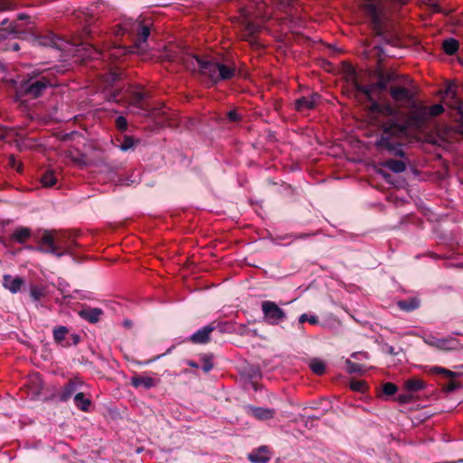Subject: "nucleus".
<instances>
[{"mask_svg":"<svg viewBox=\"0 0 463 463\" xmlns=\"http://www.w3.org/2000/svg\"><path fill=\"white\" fill-rule=\"evenodd\" d=\"M319 100L318 94H312L309 97H303L296 101V109L298 111H306L315 108Z\"/></svg>","mask_w":463,"mask_h":463,"instance_id":"nucleus-11","label":"nucleus"},{"mask_svg":"<svg viewBox=\"0 0 463 463\" xmlns=\"http://www.w3.org/2000/svg\"><path fill=\"white\" fill-rule=\"evenodd\" d=\"M383 391L386 395H392L397 392V386L392 383H386L383 386Z\"/></svg>","mask_w":463,"mask_h":463,"instance_id":"nucleus-34","label":"nucleus"},{"mask_svg":"<svg viewBox=\"0 0 463 463\" xmlns=\"http://www.w3.org/2000/svg\"><path fill=\"white\" fill-rule=\"evenodd\" d=\"M30 294L33 300L38 301L44 296V289L38 286H32L30 288Z\"/></svg>","mask_w":463,"mask_h":463,"instance_id":"nucleus-28","label":"nucleus"},{"mask_svg":"<svg viewBox=\"0 0 463 463\" xmlns=\"http://www.w3.org/2000/svg\"><path fill=\"white\" fill-rule=\"evenodd\" d=\"M430 372L432 373H441L447 376H450L452 373L449 371L448 369L439 367V366H433L430 369Z\"/></svg>","mask_w":463,"mask_h":463,"instance_id":"nucleus-36","label":"nucleus"},{"mask_svg":"<svg viewBox=\"0 0 463 463\" xmlns=\"http://www.w3.org/2000/svg\"><path fill=\"white\" fill-rule=\"evenodd\" d=\"M346 367L350 373H362L364 371L360 364L350 360L346 361Z\"/></svg>","mask_w":463,"mask_h":463,"instance_id":"nucleus-32","label":"nucleus"},{"mask_svg":"<svg viewBox=\"0 0 463 463\" xmlns=\"http://www.w3.org/2000/svg\"><path fill=\"white\" fill-rule=\"evenodd\" d=\"M123 54H125V49L121 47H114L113 49L109 50L108 53V55L115 59L119 58Z\"/></svg>","mask_w":463,"mask_h":463,"instance_id":"nucleus-35","label":"nucleus"},{"mask_svg":"<svg viewBox=\"0 0 463 463\" xmlns=\"http://www.w3.org/2000/svg\"><path fill=\"white\" fill-rule=\"evenodd\" d=\"M19 18H20V19H24V15L21 14V15H19Z\"/></svg>","mask_w":463,"mask_h":463,"instance_id":"nucleus-49","label":"nucleus"},{"mask_svg":"<svg viewBox=\"0 0 463 463\" xmlns=\"http://www.w3.org/2000/svg\"><path fill=\"white\" fill-rule=\"evenodd\" d=\"M122 34L129 33L136 36L134 51L137 53H144L146 50V40L150 34V23L144 24L141 19L126 20L121 25Z\"/></svg>","mask_w":463,"mask_h":463,"instance_id":"nucleus-3","label":"nucleus"},{"mask_svg":"<svg viewBox=\"0 0 463 463\" xmlns=\"http://www.w3.org/2000/svg\"><path fill=\"white\" fill-rule=\"evenodd\" d=\"M228 117H229V119L231 121H235V120H237L239 118L238 114H237L236 111H230L228 113Z\"/></svg>","mask_w":463,"mask_h":463,"instance_id":"nucleus-40","label":"nucleus"},{"mask_svg":"<svg viewBox=\"0 0 463 463\" xmlns=\"http://www.w3.org/2000/svg\"><path fill=\"white\" fill-rule=\"evenodd\" d=\"M443 112L440 104L430 107L414 105L410 110L403 125L388 123L383 126V133L376 145L381 149L393 151L398 154L401 139L408 135V132L420 131L434 117Z\"/></svg>","mask_w":463,"mask_h":463,"instance_id":"nucleus-1","label":"nucleus"},{"mask_svg":"<svg viewBox=\"0 0 463 463\" xmlns=\"http://www.w3.org/2000/svg\"><path fill=\"white\" fill-rule=\"evenodd\" d=\"M56 177L53 171H46L41 178L42 184L45 187H52L56 184Z\"/></svg>","mask_w":463,"mask_h":463,"instance_id":"nucleus-25","label":"nucleus"},{"mask_svg":"<svg viewBox=\"0 0 463 463\" xmlns=\"http://www.w3.org/2000/svg\"><path fill=\"white\" fill-rule=\"evenodd\" d=\"M212 368H213V364H212L209 360L205 361V363H204V366H203V370H204V372H206V373H207V372H209L210 370H212Z\"/></svg>","mask_w":463,"mask_h":463,"instance_id":"nucleus-41","label":"nucleus"},{"mask_svg":"<svg viewBox=\"0 0 463 463\" xmlns=\"http://www.w3.org/2000/svg\"><path fill=\"white\" fill-rule=\"evenodd\" d=\"M310 368L315 373L318 375L323 374L326 370L325 364L318 359H314L310 362Z\"/></svg>","mask_w":463,"mask_h":463,"instance_id":"nucleus-27","label":"nucleus"},{"mask_svg":"<svg viewBox=\"0 0 463 463\" xmlns=\"http://www.w3.org/2000/svg\"><path fill=\"white\" fill-rule=\"evenodd\" d=\"M40 243L41 247L37 248V250L52 253L58 257H61L66 250V246L61 241V236L58 232L45 231Z\"/></svg>","mask_w":463,"mask_h":463,"instance_id":"nucleus-4","label":"nucleus"},{"mask_svg":"<svg viewBox=\"0 0 463 463\" xmlns=\"http://www.w3.org/2000/svg\"><path fill=\"white\" fill-rule=\"evenodd\" d=\"M189 365H191L193 367H197V365L194 363H189Z\"/></svg>","mask_w":463,"mask_h":463,"instance_id":"nucleus-48","label":"nucleus"},{"mask_svg":"<svg viewBox=\"0 0 463 463\" xmlns=\"http://www.w3.org/2000/svg\"><path fill=\"white\" fill-rule=\"evenodd\" d=\"M390 92L394 101L409 105L412 104L411 108L415 105L412 100V94L408 89L404 87H392Z\"/></svg>","mask_w":463,"mask_h":463,"instance_id":"nucleus-7","label":"nucleus"},{"mask_svg":"<svg viewBox=\"0 0 463 463\" xmlns=\"http://www.w3.org/2000/svg\"><path fill=\"white\" fill-rule=\"evenodd\" d=\"M78 52H84V53L81 54L83 59L90 58V59H96L99 55H101L100 52L96 49L95 47L91 45H86L83 44L80 46V48L78 49Z\"/></svg>","mask_w":463,"mask_h":463,"instance_id":"nucleus-20","label":"nucleus"},{"mask_svg":"<svg viewBox=\"0 0 463 463\" xmlns=\"http://www.w3.org/2000/svg\"><path fill=\"white\" fill-rule=\"evenodd\" d=\"M78 341H79V336L75 335V336H74V343H75V344H77V343H78Z\"/></svg>","mask_w":463,"mask_h":463,"instance_id":"nucleus-47","label":"nucleus"},{"mask_svg":"<svg viewBox=\"0 0 463 463\" xmlns=\"http://www.w3.org/2000/svg\"><path fill=\"white\" fill-rule=\"evenodd\" d=\"M24 284V280L20 277H14L9 274L3 277V287L13 294L19 292Z\"/></svg>","mask_w":463,"mask_h":463,"instance_id":"nucleus-8","label":"nucleus"},{"mask_svg":"<svg viewBox=\"0 0 463 463\" xmlns=\"http://www.w3.org/2000/svg\"><path fill=\"white\" fill-rule=\"evenodd\" d=\"M425 343L430 346L438 348L439 350H451L455 348V343L452 339L437 338L430 335L425 338Z\"/></svg>","mask_w":463,"mask_h":463,"instance_id":"nucleus-9","label":"nucleus"},{"mask_svg":"<svg viewBox=\"0 0 463 463\" xmlns=\"http://www.w3.org/2000/svg\"><path fill=\"white\" fill-rule=\"evenodd\" d=\"M376 88L380 89V90H383L384 88V84L382 83V82H378L375 85L367 86V87L364 88V93L367 95V97L369 99H373V91Z\"/></svg>","mask_w":463,"mask_h":463,"instance_id":"nucleus-33","label":"nucleus"},{"mask_svg":"<svg viewBox=\"0 0 463 463\" xmlns=\"http://www.w3.org/2000/svg\"><path fill=\"white\" fill-rule=\"evenodd\" d=\"M299 323L303 324L305 322H308L311 325H317L318 323V318L315 315H307L303 314L298 318Z\"/></svg>","mask_w":463,"mask_h":463,"instance_id":"nucleus-30","label":"nucleus"},{"mask_svg":"<svg viewBox=\"0 0 463 463\" xmlns=\"http://www.w3.org/2000/svg\"><path fill=\"white\" fill-rule=\"evenodd\" d=\"M43 381L38 373H33L28 380V387L33 395H38L43 389Z\"/></svg>","mask_w":463,"mask_h":463,"instance_id":"nucleus-17","label":"nucleus"},{"mask_svg":"<svg viewBox=\"0 0 463 463\" xmlns=\"http://www.w3.org/2000/svg\"><path fill=\"white\" fill-rule=\"evenodd\" d=\"M183 62L187 70L197 71L207 77L212 82L232 79L235 74V68L221 63L208 57L200 58L196 55H186Z\"/></svg>","mask_w":463,"mask_h":463,"instance_id":"nucleus-2","label":"nucleus"},{"mask_svg":"<svg viewBox=\"0 0 463 463\" xmlns=\"http://www.w3.org/2000/svg\"><path fill=\"white\" fill-rule=\"evenodd\" d=\"M385 165L395 173H402L405 170V164L401 160H389Z\"/></svg>","mask_w":463,"mask_h":463,"instance_id":"nucleus-26","label":"nucleus"},{"mask_svg":"<svg viewBox=\"0 0 463 463\" xmlns=\"http://www.w3.org/2000/svg\"><path fill=\"white\" fill-rule=\"evenodd\" d=\"M14 5L10 0H1L0 1V11L4 10H11L14 9Z\"/></svg>","mask_w":463,"mask_h":463,"instance_id":"nucleus-37","label":"nucleus"},{"mask_svg":"<svg viewBox=\"0 0 463 463\" xmlns=\"http://www.w3.org/2000/svg\"><path fill=\"white\" fill-rule=\"evenodd\" d=\"M261 309L264 318L269 324L277 325L286 318L285 312L273 301H263Z\"/></svg>","mask_w":463,"mask_h":463,"instance_id":"nucleus-5","label":"nucleus"},{"mask_svg":"<svg viewBox=\"0 0 463 463\" xmlns=\"http://www.w3.org/2000/svg\"><path fill=\"white\" fill-rule=\"evenodd\" d=\"M71 395V392H69L67 394H64L63 399L66 400Z\"/></svg>","mask_w":463,"mask_h":463,"instance_id":"nucleus-46","label":"nucleus"},{"mask_svg":"<svg viewBox=\"0 0 463 463\" xmlns=\"http://www.w3.org/2000/svg\"><path fill=\"white\" fill-rule=\"evenodd\" d=\"M50 85L51 83L45 78L29 80L22 86L21 90L33 98H37Z\"/></svg>","mask_w":463,"mask_h":463,"instance_id":"nucleus-6","label":"nucleus"},{"mask_svg":"<svg viewBox=\"0 0 463 463\" xmlns=\"http://www.w3.org/2000/svg\"><path fill=\"white\" fill-rule=\"evenodd\" d=\"M246 411L248 414L253 416L254 418H256L257 420H260L272 419L275 414L274 410L254 407V406H248L246 408Z\"/></svg>","mask_w":463,"mask_h":463,"instance_id":"nucleus-10","label":"nucleus"},{"mask_svg":"<svg viewBox=\"0 0 463 463\" xmlns=\"http://www.w3.org/2000/svg\"><path fill=\"white\" fill-rule=\"evenodd\" d=\"M124 325H125V326L128 327V326H130V322L127 320L124 322Z\"/></svg>","mask_w":463,"mask_h":463,"instance_id":"nucleus-45","label":"nucleus"},{"mask_svg":"<svg viewBox=\"0 0 463 463\" xmlns=\"http://www.w3.org/2000/svg\"><path fill=\"white\" fill-rule=\"evenodd\" d=\"M350 388L354 392H364L367 385L364 381H353L350 383Z\"/></svg>","mask_w":463,"mask_h":463,"instance_id":"nucleus-29","label":"nucleus"},{"mask_svg":"<svg viewBox=\"0 0 463 463\" xmlns=\"http://www.w3.org/2000/svg\"><path fill=\"white\" fill-rule=\"evenodd\" d=\"M398 401L402 403L408 402L410 401V397L407 395H399Z\"/></svg>","mask_w":463,"mask_h":463,"instance_id":"nucleus-42","label":"nucleus"},{"mask_svg":"<svg viewBox=\"0 0 463 463\" xmlns=\"http://www.w3.org/2000/svg\"><path fill=\"white\" fill-rule=\"evenodd\" d=\"M74 402L76 406L84 411H88L90 405V401L86 398L82 392H79L75 395Z\"/></svg>","mask_w":463,"mask_h":463,"instance_id":"nucleus-22","label":"nucleus"},{"mask_svg":"<svg viewBox=\"0 0 463 463\" xmlns=\"http://www.w3.org/2000/svg\"><path fill=\"white\" fill-rule=\"evenodd\" d=\"M30 237H31V230L26 227H20L13 232L11 239L19 243H24Z\"/></svg>","mask_w":463,"mask_h":463,"instance_id":"nucleus-18","label":"nucleus"},{"mask_svg":"<svg viewBox=\"0 0 463 463\" xmlns=\"http://www.w3.org/2000/svg\"><path fill=\"white\" fill-rule=\"evenodd\" d=\"M13 49H14V51L19 50V46H18V44H17V43L14 44V45H13Z\"/></svg>","mask_w":463,"mask_h":463,"instance_id":"nucleus-44","label":"nucleus"},{"mask_svg":"<svg viewBox=\"0 0 463 463\" xmlns=\"http://www.w3.org/2000/svg\"><path fill=\"white\" fill-rule=\"evenodd\" d=\"M68 334V328L66 326H61L53 329V338L56 343L65 345L63 344V340Z\"/></svg>","mask_w":463,"mask_h":463,"instance_id":"nucleus-23","label":"nucleus"},{"mask_svg":"<svg viewBox=\"0 0 463 463\" xmlns=\"http://www.w3.org/2000/svg\"><path fill=\"white\" fill-rule=\"evenodd\" d=\"M135 145L134 139L131 137H125L123 142L119 146V149L127 151L132 148Z\"/></svg>","mask_w":463,"mask_h":463,"instance_id":"nucleus-31","label":"nucleus"},{"mask_svg":"<svg viewBox=\"0 0 463 463\" xmlns=\"http://www.w3.org/2000/svg\"><path fill=\"white\" fill-rule=\"evenodd\" d=\"M9 164L12 167L16 168L18 172L22 171V165L14 157H10Z\"/></svg>","mask_w":463,"mask_h":463,"instance_id":"nucleus-39","label":"nucleus"},{"mask_svg":"<svg viewBox=\"0 0 463 463\" xmlns=\"http://www.w3.org/2000/svg\"><path fill=\"white\" fill-rule=\"evenodd\" d=\"M130 383L135 388L144 387L149 389L156 385V381L146 375H135L131 377Z\"/></svg>","mask_w":463,"mask_h":463,"instance_id":"nucleus-13","label":"nucleus"},{"mask_svg":"<svg viewBox=\"0 0 463 463\" xmlns=\"http://www.w3.org/2000/svg\"><path fill=\"white\" fill-rule=\"evenodd\" d=\"M116 124H117L118 128L122 130V131L125 130L127 128V126H128L127 119L124 117H122V116H119L117 118Z\"/></svg>","mask_w":463,"mask_h":463,"instance_id":"nucleus-38","label":"nucleus"},{"mask_svg":"<svg viewBox=\"0 0 463 463\" xmlns=\"http://www.w3.org/2000/svg\"><path fill=\"white\" fill-rule=\"evenodd\" d=\"M145 99V93L140 89H134L130 91L128 96V103L133 106H137L140 109L143 108V100Z\"/></svg>","mask_w":463,"mask_h":463,"instance_id":"nucleus-16","label":"nucleus"},{"mask_svg":"<svg viewBox=\"0 0 463 463\" xmlns=\"http://www.w3.org/2000/svg\"><path fill=\"white\" fill-rule=\"evenodd\" d=\"M248 458L253 463H267L270 458L268 449L264 447L252 451Z\"/></svg>","mask_w":463,"mask_h":463,"instance_id":"nucleus-14","label":"nucleus"},{"mask_svg":"<svg viewBox=\"0 0 463 463\" xmlns=\"http://www.w3.org/2000/svg\"><path fill=\"white\" fill-rule=\"evenodd\" d=\"M102 310L100 308H85L80 311V316L90 323H96L99 320Z\"/></svg>","mask_w":463,"mask_h":463,"instance_id":"nucleus-15","label":"nucleus"},{"mask_svg":"<svg viewBox=\"0 0 463 463\" xmlns=\"http://www.w3.org/2000/svg\"><path fill=\"white\" fill-rule=\"evenodd\" d=\"M213 329H214V326H206L203 327L202 329H199L191 336L192 342H194L195 344L207 343L209 340L210 335L213 331Z\"/></svg>","mask_w":463,"mask_h":463,"instance_id":"nucleus-12","label":"nucleus"},{"mask_svg":"<svg viewBox=\"0 0 463 463\" xmlns=\"http://www.w3.org/2000/svg\"><path fill=\"white\" fill-rule=\"evenodd\" d=\"M424 386V382L419 378H411L404 382V388L411 392L422 390Z\"/></svg>","mask_w":463,"mask_h":463,"instance_id":"nucleus-19","label":"nucleus"},{"mask_svg":"<svg viewBox=\"0 0 463 463\" xmlns=\"http://www.w3.org/2000/svg\"><path fill=\"white\" fill-rule=\"evenodd\" d=\"M398 306L401 309L405 311H412L419 307L420 302L416 298H411L409 300H402L398 303Z\"/></svg>","mask_w":463,"mask_h":463,"instance_id":"nucleus-24","label":"nucleus"},{"mask_svg":"<svg viewBox=\"0 0 463 463\" xmlns=\"http://www.w3.org/2000/svg\"><path fill=\"white\" fill-rule=\"evenodd\" d=\"M358 355L363 356L364 358H367V354L365 353L354 354L353 357H357Z\"/></svg>","mask_w":463,"mask_h":463,"instance_id":"nucleus-43","label":"nucleus"},{"mask_svg":"<svg viewBox=\"0 0 463 463\" xmlns=\"http://www.w3.org/2000/svg\"><path fill=\"white\" fill-rule=\"evenodd\" d=\"M442 47L447 54L452 55L458 49V42L455 39L449 38L443 42Z\"/></svg>","mask_w":463,"mask_h":463,"instance_id":"nucleus-21","label":"nucleus"}]
</instances>
